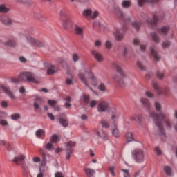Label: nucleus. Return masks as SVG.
I'll use <instances>...</instances> for the list:
<instances>
[{
  "instance_id": "19",
  "label": "nucleus",
  "mask_w": 177,
  "mask_h": 177,
  "mask_svg": "<svg viewBox=\"0 0 177 177\" xmlns=\"http://www.w3.org/2000/svg\"><path fill=\"white\" fill-rule=\"evenodd\" d=\"M84 171H85L86 175L88 177H93V175L96 174V171H95V169H91V168H86Z\"/></svg>"
},
{
  "instance_id": "21",
  "label": "nucleus",
  "mask_w": 177,
  "mask_h": 177,
  "mask_svg": "<svg viewBox=\"0 0 177 177\" xmlns=\"http://www.w3.org/2000/svg\"><path fill=\"white\" fill-rule=\"evenodd\" d=\"M140 102L148 110L150 109V102L149 100L146 98H141L140 99Z\"/></svg>"
},
{
  "instance_id": "26",
  "label": "nucleus",
  "mask_w": 177,
  "mask_h": 177,
  "mask_svg": "<svg viewBox=\"0 0 177 177\" xmlns=\"http://www.w3.org/2000/svg\"><path fill=\"white\" fill-rule=\"evenodd\" d=\"M114 35L116 41H122V38H124V35L120 32V30H116Z\"/></svg>"
},
{
  "instance_id": "5",
  "label": "nucleus",
  "mask_w": 177,
  "mask_h": 177,
  "mask_svg": "<svg viewBox=\"0 0 177 177\" xmlns=\"http://www.w3.org/2000/svg\"><path fill=\"white\" fill-rule=\"evenodd\" d=\"M111 111L110 103L107 101H100L97 106L98 113H110Z\"/></svg>"
},
{
  "instance_id": "57",
  "label": "nucleus",
  "mask_w": 177,
  "mask_h": 177,
  "mask_svg": "<svg viewBox=\"0 0 177 177\" xmlns=\"http://www.w3.org/2000/svg\"><path fill=\"white\" fill-rule=\"evenodd\" d=\"M0 124L2 125V127H6V125H8V121L5 120H0Z\"/></svg>"
},
{
  "instance_id": "2",
  "label": "nucleus",
  "mask_w": 177,
  "mask_h": 177,
  "mask_svg": "<svg viewBox=\"0 0 177 177\" xmlns=\"http://www.w3.org/2000/svg\"><path fill=\"white\" fill-rule=\"evenodd\" d=\"M113 66L118 73H115L112 75V81L120 85L122 88H124L125 86V82H124V78L126 77L125 73H124L121 66H118L117 64L113 63Z\"/></svg>"
},
{
  "instance_id": "64",
  "label": "nucleus",
  "mask_w": 177,
  "mask_h": 177,
  "mask_svg": "<svg viewBox=\"0 0 177 177\" xmlns=\"http://www.w3.org/2000/svg\"><path fill=\"white\" fill-rule=\"evenodd\" d=\"M55 177H64L63 176V174L60 173V172H57L55 174Z\"/></svg>"
},
{
  "instance_id": "43",
  "label": "nucleus",
  "mask_w": 177,
  "mask_h": 177,
  "mask_svg": "<svg viewBox=\"0 0 177 177\" xmlns=\"http://www.w3.org/2000/svg\"><path fill=\"white\" fill-rule=\"evenodd\" d=\"M59 140V136L56 134L53 135L52 138H51V143H57V142H58Z\"/></svg>"
},
{
  "instance_id": "49",
  "label": "nucleus",
  "mask_w": 177,
  "mask_h": 177,
  "mask_svg": "<svg viewBox=\"0 0 177 177\" xmlns=\"http://www.w3.org/2000/svg\"><path fill=\"white\" fill-rule=\"evenodd\" d=\"M46 150H49V151H50V150H53V145H52V143H50V142H48V143H47L46 145Z\"/></svg>"
},
{
  "instance_id": "48",
  "label": "nucleus",
  "mask_w": 177,
  "mask_h": 177,
  "mask_svg": "<svg viewBox=\"0 0 177 177\" xmlns=\"http://www.w3.org/2000/svg\"><path fill=\"white\" fill-rule=\"evenodd\" d=\"M62 26L66 30H67V28H68V19L62 21Z\"/></svg>"
},
{
  "instance_id": "61",
  "label": "nucleus",
  "mask_w": 177,
  "mask_h": 177,
  "mask_svg": "<svg viewBox=\"0 0 177 177\" xmlns=\"http://www.w3.org/2000/svg\"><path fill=\"white\" fill-rule=\"evenodd\" d=\"M47 115L49 117L51 121H55V115H53V113H48Z\"/></svg>"
},
{
  "instance_id": "11",
  "label": "nucleus",
  "mask_w": 177,
  "mask_h": 177,
  "mask_svg": "<svg viewBox=\"0 0 177 177\" xmlns=\"http://www.w3.org/2000/svg\"><path fill=\"white\" fill-rule=\"evenodd\" d=\"M44 103V100L41 98V97H36L33 106L35 111H38L39 110V106Z\"/></svg>"
},
{
  "instance_id": "25",
  "label": "nucleus",
  "mask_w": 177,
  "mask_h": 177,
  "mask_svg": "<svg viewBox=\"0 0 177 177\" xmlns=\"http://www.w3.org/2000/svg\"><path fill=\"white\" fill-rule=\"evenodd\" d=\"M151 37L153 42H156V44H158L160 41H161L156 32L151 33Z\"/></svg>"
},
{
  "instance_id": "51",
  "label": "nucleus",
  "mask_w": 177,
  "mask_h": 177,
  "mask_svg": "<svg viewBox=\"0 0 177 177\" xmlns=\"http://www.w3.org/2000/svg\"><path fill=\"white\" fill-rule=\"evenodd\" d=\"M109 172H111L112 176H115V172H114L115 167L114 166L110 167L109 168Z\"/></svg>"
},
{
  "instance_id": "53",
  "label": "nucleus",
  "mask_w": 177,
  "mask_h": 177,
  "mask_svg": "<svg viewBox=\"0 0 177 177\" xmlns=\"http://www.w3.org/2000/svg\"><path fill=\"white\" fill-rule=\"evenodd\" d=\"M105 46L106 49H111L113 44H111V42H110V41H106L105 43Z\"/></svg>"
},
{
  "instance_id": "45",
  "label": "nucleus",
  "mask_w": 177,
  "mask_h": 177,
  "mask_svg": "<svg viewBox=\"0 0 177 177\" xmlns=\"http://www.w3.org/2000/svg\"><path fill=\"white\" fill-rule=\"evenodd\" d=\"M163 49H167V48H169L171 46V43L169 41H165L162 45Z\"/></svg>"
},
{
  "instance_id": "13",
  "label": "nucleus",
  "mask_w": 177,
  "mask_h": 177,
  "mask_svg": "<svg viewBox=\"0 0 177 177\" xmlns=\"http://www.w3.org/2000/svg\"><path fill=\"white\" fill-rule=\"evenodd\" d=\"M91 55L92 56H93L95 60H97V62H103L104 60L103 55H102V54L97 52V50H92Z\"/></svg>"
},
{
  "instance_id": "58",
  "label": "nucleus",
  "mask_w": 177,
  "mask_h": 177,
  "mask_svg": "<svg viewBox=\"0 0 177 177\" xmlns=\"http://www.w3.org/2000/svg\"><path fill=\"white\" fill-rule=\"evenodd\" d=\"M155 151H156V154H158V156H161V154H162V151H161V149H160L158 147L155 148Z\"/></svg>"
},
{
  "instance_id": "62",
  "label": "nucleus",
  "mask_w": 177,
  "mask_h": 177,
  "mask_svg": "<svg viewBox=\"0 0 177 177\" xmlns=\"http://www.w3.org/2000/svg\"><path fill=\"white\" fill-rule=\"evenodd\" d=\"M1 107H3L4 109H6V107H8V102L6 101H3L1 103Z\"/></svg>"
},
{
  "instance_id": "41",
  "label": "nucleus",
  "mask_w": 177,
  "mask_h": 177,
  "mask_svg": "<svg viewBox=\"0 0 177 177\" xmlns=\"http://www.w3.org/2000/svg\"><path fill=\"white\" fill-rule=\"evenodd\" d=\"M72 60L73 62H74V63H77V62H78V60H80V55H78L77 54H73L72 55Z\"/></svg>"
},
{
  "instance_id": "1",
  "label": "nucleus",
  "mask_w": 177,
  "mask_h": 177,
  "mask_svg": "<svg viewBox=\"0 0 177 177\" xmlns=\"http://www.w3.org/2000/svg\"><path fill=\"white\" fill-rule=\"evenodd\" d=\"M78 77L81 82L88 88H89V85H92L93 86H96L97 85V78L95 77V75L89 68L84 69L80 72Z\"/></svg>"
},
{
  "instance_id": "40",
  "label": "nucleus",
  "mask_w": 177,
  "mask_h": 177,
  "mask_svg": "<svg viewBox=\"0 0 177 177\" xmlns=\"http://www.w3.org/2000/svg\"><path fill=\"white\" fill-rule=\"evenodd\" d=\"M48 103L51 107H55L57 104V101L55 100H48Z\"/></svg>"
},
{
  "instance_id": "54",
  "label": "nucleus",
  "mask_w": 177,
  "mask_h": 177,
  "mask_svg": "<svg viewBox=\"0 0 177 177\" xmlns=\"http://www.w3.org/2000/svg\"><path fill=\"white\" fill-rule=\"evenodd\" d=\"M99 16V12L97 11H94L93 14L91 13V19H95Z\"/></svg>"
},
{
  "instance_id": "60",
  "label": "nucleus",
  "mask_w": 177,
  "mask_h": 177,
  "mask_svg": "<svg viewBox=\"0 0 177 177\" xmlns=\"http://www.w3.org/2000/svg\"><path fill=\"white\" fill-rule=\"evenodd\" d=\"M32 161L34 162H41V158H39L38 156L34 157L32 159Z\"/></svg>"
},
{
  "instance_id": "50",
  "label": "nucleus",
  "mask_w": 177,
  "mask_h": 177,
  "mask_svg": "<svg viewBox=\"0 0 177 177\" xmlns=\"http://www.w3.org/2000/svg\"><path fill=\"white\" fill-rule=\"evenodd\" d=\"M96 104H97V101H96V100H91L89 102V106L92 109H93V107H95L96 106Z\"/></svg>"
},
{
  "instance_id": "63",
  "label": "nucleus",
  "mask_w": 177,
  "mask_h": 177,
  "mask_svg": "<svg viewBox=\"0 0 177 177\" xmlns=\"http://www.w3.org/2000/svg\"><path fill=\"white\" fill-rule=\"evenodd\" d=\"M6 112L0 113V120H2V118H6Z\"/></svg>"
},
{
  "instance_id": "24",
  "label": "nucleus",
  "mask_w": 177,
  "mask_h": 177,
  "mask_svg": "<svg viewBox=\"0 0 177 177\" xmlns=\"http://www.w3.org/2000/svg\"><path fill=\"white\" fill-rule=\"evenodd\" d=\"M126 140L127 142H133L135 140V139L133 138V133H132V132L127 133Z\"/></svg>"
},
{
  "instance_id": "12",
  "label": "nucleus",
  "mask_w": 177,
  "mask_h": 177,
  "mask_svg": "<svg viewBox=\"0 0 177 177\" xmlns=\"http://www.w3.org/2000/svg\"><path fill=\"white\" fill-rule=\"evenodd\" d=\"M26 160V156L24 155H19L18 156H15L14 160H12L13 162H15L17 165H23V161Z\"/></svg>"
},
{
  "instance_id": "27",
  "label": "nucleus",
  "mask_w": 177,
  "mask_h": 177,
  "mask_svg": "<svg viewBox=\"0 0 177 177\" xmlns=\"http://www.w3.org/2000/svg\"><path fill=\"white\" fill-rule=\"evenodd\" d=\"M151 55L156 60V62H158V60H160V55H158L157 52L153 48H151Z\"/></svg>"
},
{
  "instance_id": "33",
  "label": "nucleus",
  "mask_w": 177,
  "mask_h": 177,
  "mask_svg": "<svg viewBox=\"0 0 177 177\" xmlns=\"http://www.w3.org/2000/svg\"><path fill=\"white\" fill-rule=\"evenodd\" d=\"M168 28L167 27H162L160 29H158L159 34H162V35H165L167 32H168Z\"/></svg>"
},
{
  "instance_id": "6",
  "label": "nucleus",
  "mask_w": 177,
  "mask_h": 177,
  "mask_svg": "<svg viewBox=\"0 0 177 177\" xmlns=\"http://www.w3.org/2000/svg\"><path fill=\"white\" fill-rule=\"evenodd\" d=\"M26 41L28 44H30V45L34 48H44V46H45V44H44V42L32 37V36L30 35H26Z\"/></svg>"
},
{
  "instance_id": "9",
  "label": "nucleus",
  "mask_w": 177,
  "mask_h": 177,
  "mask_svg": "<svg viewBox=\"0 0 177 177\" xmlns=\"http://www.w3.org/2000/svg\"><path fill=\"white\" fill-rule=\"evenodd\" d=\"M77 143L74 141H69L66 143V158L70 160L71 154H73V147H74Z\"/></svg>"
},
{
  "instance_id": "46",
  "label": "nucleus",
  "mask_w": 177,
  "mask_h": 177,
  "mask_svg": "<svg viewBox=\"0 0 177 177\" xmlns=\"http://www.w3.org/2000/svg\"><path fill=\"white\" fill-rule=\"evenodd\" d=\"M44 172H45V169H42V167L40 166L39 173L37 174V177H44Z\"/></svg>"
},
{
  "instance_id": "10",
  "label": "nucleus",
  "mask_w": 177,
  "mask_h": 177,
  "mask_svg": "<svg viewBox=\"0 0 177 177\" xmlns=\"http://www.w3.org/2000/svg\"><path fill=\"white\" fill-rule=\"evenodd\" d=\"M0 88L2 89V91H3L4 93L7 94L9 97L12 100H15V99H16V95H15V93H13V92H12L10 89H9L8 87L5 86H0Z\"/></svg>"
},
{
  "instance_id": "32",
  "label": "nucleus",
  "mask_w": 177,
  "mask_h": 177,
  "mask_svg": "<svg viewBox=\"0 0 177 177\" xmlns=\"http://www.w3.org/2000/svg\"><path fill=\"white\" fill-rule=\"evenodd\" d=\"M120 113H118V111H114L112 113L111 115V120H113V121H115V120H118V118H120Z\"/></svg>"
},
{
  "instance_id": "39",
  "label": "nucleus",
  "mask_w": 177,
  "mask_h": 177,
  "mask_svg": "<svg viewBox=\"0 0 177 177\" xmlns=\"http://www.w3.org/2000/svg\"><path fill=\"white\" fill-rule=\"evenodd\" d=\"M81 100H83L84 103H89V97L83 94L81 96Z\"/></svg>"
},
{
  "instance_id": "18",
  "label": "nucleus",
  "mask_w": 177,
  "mask_h": 177,
  "mask_svg": "<svg viewBox=\"0 0 177 177\" xmlns=\"http://www.w3.org/2000/svg\"><path fill=\"white\" fill-rule=\"evenodd\" d=\"M57 71H59V69L52 65L47 70V74L48 75H52V74H55V73H57Z\"/></svg>"
},
{
  "instance_id": "59",
  "label": "nucleus",
  "mask_w": 177,
  "mask_h": 177,
  "mask_svg": "<svg viewBox=\"0 0 177 177\" xmlns=\"http://www.w3.org/2000/svg\"><path fill=\"white\" fill-rule=\"evenodd\" d=\"M95 46H102V41L100 40H96L94 43Z\"/></svg>"
},
{
  "instance_id": "47",
  "label": "nucleus",
  "mask_w": 177,
  "mask_h": 177,
  "mask_svg": "<svg viewBox=\"0 0 177 177\" xmlns=\"http://www.w3.org/2000/svg\"><path fill=\"white\" fill-rule=\"evenodd\" d=\"M12 120H17L20 118V115L19 113H14L11 115Z\"/></svg>"
},
{
  "instance_id": "29",
  "label": "nucleus",
  "mask_w": 177,
  "mask_h": 177,
  "mask_svg": "<svg viewBox=\"0 0 177 177\" xmlns=\"http://www.w3.org/2000/svg\"><path fill=\"white\" fill-rule=\"evenodd\" d=\"M101 124H102V128H105V129L110 128V124L106 119H102L101 120Z\"/></svg>"
},
{
  "instance_id": "4",
  "label": "nucleus",
  "mask_w": 177,
  "mask_h": 177,
  "mask_svg": "<svg viewBox=\"0 0 177 177\" xmlns=\"http://www.w3.org/2000/svg\"><path fill=\"white\" fill-rule=\"evenodd\" d=\"M12 82H20V81H28V82H33V84H38L35 79V75L32 72H22L17 78H12Z\"/></svg>"
},
{
  "instance_id": "31",
  "label": "nucleus",
  "mask_w": 177,
  "mask_h": 177,
  "mask_svg": "<svg viewBox=\"0 0 177 177\" xmlns=\"http://www.w3.org/2000/svg\"><path fill=\"white\" fill-rule=\"evenodd\" d=\"M154 106L157 111H161V110H162V106L161 105V103L158 101L154 102Z\"/></svg>"
},
{
  "instance_id": "15",
  "label": "nucleus",
  "mask_w": 177,
  "mask_h": 177,
  "mask_svg": "<svg viewBox=\"0 0 177 177\" xmlns=\"http://www.w3.org/2000/svg\"><path fill=\"white\" fill-rule=\"evenodd\" d=\"M75 34L79 37H84V28L78 25H75Z\"/></svg>"
},
{
  "instance_id": "56",
  "label": "nucleus",
  "mask_w": 177,
  "mask_h": 177,
  "mask_svg": "<svg viewBox=\"0 0 177 177\" xmlns=\"http://www.w3.org/2000/svg\"><path fill=\"white\" fill-rule=\"evenodd\" d=\"M156 77L158 78H159L160 80L164 78V73L160 72V71H158L157 72V74H156Z\"/></svg>"
},
{
  "instance_id": "38",
  "label": "nucleus",
  "mask_w": 177,
  "mask_h": 177,
  "mask_svg": "<svg viewBox=\"0 0 177 177\" xmlns=\"http://www.w3.org/2000/svg\"><path fill=\"white\" fill-rule=\"evenodd\" d=\"M42 135H45V131L43 129H38L36 131V136L37 138H41Z\"/></svg>"
},
{
  "instance_id": "7",
  "label": "nucleus",
  "mask_w": 177,
  "mask_h": 177,
  "mask_svg": "<svg viewBox=\"0 0 177 177\" xmlns=\"http://www.w3.org/2000/svg\"><path fill=\"white\" fill-rule=\"evenodd\" d=\"M131 154L136 162H143L145 161V153L141 149H134Z\"/></svg>"
},
{
  "instance_id": "14",
  "label": "nucleus",
  "mask_w": 177,
  "mask_h": 177,
  "mask_svg": "<svg viewBox=\"0 0 177 177\" xmlns=\"http://www.w3.org/2000/svg\"><path fill=\"white\" fill-rule=\"evenodd\" d=\"M96 135L98 136V138L104 139V140H109V136H107V133L103 130H96Z\"/></svg>"
},
{
  "instance_id": "17",
  "label": "nucleus",
  "mask_w": 177,
  "mask_h": 177,
  "mask_svg": "<svg viewBox=\"0 0 177 177\" xmlns=\"http://www.w3.org/2000/svg\"><path fill=\"white\" fill-rule=\"evenodd\" d=\"M0 20L3 24H5L6 26H10L13 21L12 19L8 17H1L0 18Z\"/></svg>"
},
{
  "instance_id": "16",
  "label": "nucleus",
  "mask_w": 177,
  "mask_h": 177,
  "mask_svg": "<svg viewBox=\"0 0 177 177\" xmlns=\"http://www.w3.org/2000/svg\"><path fill=\"white\" fill-rule=\"evenodd\" d=\"M60 115L64 116L65 118H59V123L62 127H64L65 128L68 127V121L67 120L66 118L67 116L64 113H62Z\"/></svg>"
},
{
  "instance_id": "30",
  "label": "nucleus",
  "mask_w": 177,
  "mask_h": 177,
  "mask_svg": "<svg viewBox=\"0 0 177 177\" xmlns=\"http://www.w3.org/2000/svg\"><path fill=\"white\" fill-rule=\"evenodd\" d=\"M82 15L84 17H89L90 16L91 17L92 10H91V9H86L82 12Z\"/></svg>"
},
{
  "instance_id": "44",
  "label": "nucleus",
  "mask_w": 177,
  "mask_h": 177,
  "mask_svg": "<svg viewBox=\"0 0 177 177\" xmlns=\"http://www.w3.org/2000/svg\"><path fill=\"white\" fill-rule=\"evenodd\" d=\"M6 45H8V46L15 47L16 46V41L14 40H9L8 41H7Z\"/></svg>"
},
{
  "instance_id": "35",
  "label": "nucleus",
  "mask_w": 177,
  "mask_h": 177,
  "mask_svg": "<svg viewBox=\"0 0 177 177\" xmlns=\"http://www.w3.org/2000/svg\"><path fill=\"white\" fill-rule=\"evenodd\" d=\"M133 120L137 122V124H140L141 120H140V115L139 114H134L133 115Z\"/></svg>"
},
{
  "instance_id": "23",
  "label": "nucleus",
  "mask_w": 177,
  "mask_h": 177,
  "mask_svg": "<svg viewBox=\"0 0 177 177\" xmlns=\"http://www.w3.org/2000/svg\"><path fill=\"white\" fill-rule=\"evenodd\" d=\"M158 19V17L156 15H153V21L151 19H148L147 21V24L148 26H154V24H157V20Z\"/></svg>"
},
{
  "instance_id": "52",
  "label": "nucleus",
  "mask_w": 177,
  "mask_h": 177,
  "mask_svg": "<svg viewBox=\"0 0 177 177\" xmlns=\"http://www.w3.org/2000/svg\"><path fill=\"white\" fill-rule=\"evenodd\" d=\"M145 95L147 97H149L150 99H152V97H154V94H153V93H151L150 91H146L145 92Z\"/></svg>"
},
{
  "instance_id": "8",
  "label": "nucleus",
  "mask_w": 177,
  "mask_h": 177,
  "mask_svg": "<svg viewBox=\"0 0 177 177\" xmlns=\"http://www.w3.org/2000/svg\"><path fill=\"white\" fill-rule=\"evenodd\" d=\"M114 13L120 20H122V21H125L126 23H129V21H131V17L124 15L122 10H121V8L119 7L115 8Z\"/></svg>"
},
{
  "instance_id": "20",
  "label": "nucleus",
  "mask_w": 177,
  "mask_h": 177,
  "mask_svg": "<svg viewBox=\"0 0 177 177\" xmlns=\"http://www.w3.org/2000/svg\"><path fill=\"white\" fill-rule=\"evenodd\" d=\"M112 135L115 138H120L121 134L120 133V130H118V128H117V126L115 125L113 128H112Z\"/></svg>"
},
{
  "instance_id": "28",
  "label": "nucleus",
  "mask_w": 177,
  "mask_h": 177,
  "mask_svg": "<svg viewBox=\"0 0 177 177\" xmlns=\"http://www.w3.org/2000/svg\"><path fill=\"white\" fill-rule=\"evenodd\" d=\"M131 3L129 1L124 0L122 2V6L124 9L131 8Z\"/></svg>"
},
{
  "instance_id": "34",
  "label": "nucleus",
  "mask_w": 177,
  "mask_h": 177,
  "mask_svg": "<svg viewBox=\"0 0 177 177\" xmlns=\"http://www.w3.org/2000/svg\"><path fill=\"white\" fill-rule=\"evenodd\" d=\"M9 12V8H6L5 5L0 6V13H8Z\"/></svg>"
},
{
  "instance_id": "36",
  "label": "nucleus",
  "mask_w": 177,
  "mask_h": 177,
  "mask_svg": "<svg viewBox=\"0 0 177 177\" xmlns=\"http://www.w3.org/2000/svg\"><path fill=\"white\" fill-rule=\"evenodd\" d=\"M121 172H122L123 177H131V175L129 174V170L121 169Z\"/></svg>"
},
{
  "instance_id": "42",
  "label": "nucleus",
  "mask_w": 177,
  "mask_h": 177,
  "mask_svg": "<svg viewBox=\"0 0 177 177\" xmlns=\"http://www.w3.org/2000/svg\"><path fill=\"white\" fill-rule=\"evenodd\" d=\"M106 84L101 83L99 86H98V89L99 91H101L102 92H106Z\"/></svg>"
},
{
  "instance_id": "3",
  "label": "nucleus",
  "mask_w": 177,
  "mask_h": 177,
  "mask_svg": "<svg viewBox=\"0 0 177 177\" xmlns=\"http://www.w3.org/2000/svg\"><path fill=\"white\" fill-rule=\"evenodd\" d=\"M149 117L153 118L155 124L158 127L159 129V132H160V135H164V126H162V120L165 118V114L164 113L160 112V114L156 113V112H150L149 111Z\"/></svg>"
},
{
  "instance_id": "55",
  "label": "nucleus",
  "mask_w": 177,
  "mask_h": 177,
  "mask_svg": "<svg viewBox=\"0 0 177 177\" xmlns=\"http://www.w3.org/2000/svg\"><path fill=\"white\" fill-rule=\"evenodd\" d=\"M137 66L140 70H145V66L139 61L137 62Z\"/></svg>"
},
{
  "instance_id": "22",
  "label": "nucleus",
  "mask_w": 177,
  "mask_h": 177,
  "mask_svg": "<svg viewBox=\"0 0 177 177\" xmlns=\"http://www.w3.org/2000/svg\"><path fill=\"white\" fill-rule=\"evenodd\" d=\"M164 172L167 175V176H172V168L171 167L165 166Z\"/></svg>"
},
{
  "instance_id": "37",
  "label": "nucleus",
  "mask_w": 177,
  "mask_h": 177,
  "mask_svg": "<svg viewBox=\"0 0 177 177\" xmlns=\"http://www.w3.org/2000/svg\"><path fill=\"white\" fill-rule=\"evenodd\" d=\"M132 26L136 30V31H139V28H140L141 24L139 22L134 21L131 24Z\"/></svg>"
}]
</instances>
